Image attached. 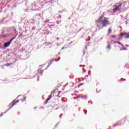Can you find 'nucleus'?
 I'll list each match as a JSON object with an SVG mask.
<instances>
[{
  "instance_id": "obj_1",
  "label": "nucleus",
  "mask_w": 129,
  "mask_h": 129,
  "mask_svg": "<svg viewBox=\"0 0 129 129\" xmlns=\"http://www.w3.org/2000/svg\"><path fill=\"white\" fill-rule=\"evenodd\" d=\"M108 18L103 17L101 15L99 19L96 21V24H100L102 28H106L107 26H109V21L107 20Z\"/></svg>"
},
{
  "instance_id": "obj_2",
  "label": "nucleus",
  "mask_w": 129,
  "mask_h": 129,
  "mask_svg": "<svg viewBox=\"0 0 129 129\" xmlns=\"http://www.w3.org/2000/svg\"><path fill=\"white\" fill-rule=\"evenodd\" d=\"M58 93V89H55L53 90L50 95L48 96V98L46 99V100L44 101V104H47L48 103L49 100L52 98V96H55V95L56 93Z\"/></svg>"
},
{
  "instance_id": "obj_3",
  "label": "nucleus",
  "mask_w": 129,
  "mask_h": 129,
  "mask_svg": "<svg viewBox=\"0 0 129 129\" xmlns=\"http://www.w3.org/2000/svg\"><path fill=\"white\" fill-rule=\"evenodd\" d=\"M19 101H21V102H26V97H24L22 99H21L20 100H18L16 102H14L11 106L10 107H13L14 105H16V103H18Z\"/></svg>"
},
{
  "instance_id": "obj_4",
  "label": "nucleus",
  "mask_w": 129,
  "mask_h": 129,
  "mask_svg": "<svg viewBox=\"0 0 129 129\" xmlns=\"http://www.w3.org/2000/svg\"><path fill=\"white\" fill-rule=\"evenodd\" d=\"M120 35L121 38H122V37H125V39H128L129 38V33H121Z\"/></svg>"
},
{
  "instance_id": "obj_5",
  "label": "nucleus",
  "mask_w": 129,
  "mask_h": 129,
  "mask_svg": "<svg viewBox=\"0 0 129 129\" xmlns=\"http://www.w3.org/2000/svg\"><path fill=\"white\" fill-rule=\"evenodd\" d=\"M119 7H121V4L119 5L118 7H116L113 9V13H115L117 11H119Z\"/></svg>"
},
{
  "instance_id": "obj_6",
  "label": "nucleus",
  "mask_w": 129,
  "mask_h": 129,
  "mask_svg": "<svg viewBox=\"0 0 129 129\" xmlns=\"http://www.w3.org/2000/svg\"><path fill=\"white\" fill-rule=\"evenodd\" d=\"M11 43L12 42L10 41H9L8 42L5 43L4 44V47L5 48H8V47H9Z\"/></svg>"
},
{
  "instance_id": "obj_7",
  "label": "nucleus",
  "mask_w": 129,
  "mask_h": 129,
  "mask_svg": "<svg viewBox=\"0 0 129 129\" xmlns=\"http://www.w3.org/2000/svg\"><path fill=\"white\" fill-rule=\"evenodd\" d=\"M43 45L44 47H49V46H51L52 45V43L50 42H45L43 43Z\"/></svg>"
},
{
  "instance_id": "obj_8",
  "label": "nucleus",
  "mask_w": 129,
  "mask_h": 129,
  "mask_svg": "<svg viewBox=\"0 0 129 129\" xmlns=\"http://www.w3.org/2000/svg\"><path fill=\"white\" fill-rule=\"evenodd\" d=\"M119 122H120V124H123V123H124V121L123 120L122 122V119H121L119 121Z\"/></svg>"
},
{
  "instance_id": "obj_9",
  "label": "nucleus",
  "mask_w": 129,
  "mask_h": 129,
  "mask_svg": "<svg viewBox=\"0 0 129 129\" xmlns=\"http://www.w3.org/2000/svg\"><path fill=\"white\" fill-rule=\"evenodd\" d=\"M16 36H15L14 37H13L10 41V42L12 43V42H13V41H14V40H15V39H16Z\"/></svg>"
},
{
  "instance_id": "obj_10",
  "label": "nucleus",
  "mask_w": 129,
  "mask_h": 129,
  "mask_svg": "<svg viewBox=\"0 0 129 129\" xmlns=\"http://www.w3.org/2000/svg\"><path fill=\"white\" fill-rule=\"evenodd\" d=\"M112 30H111V29H108V34H110V33H111V32H112Z\"/></svg>"
},
{
  "instance_id": "obj_11",
  "label": "nucleus",
  "mask_w": 129,
  "mask_h": 129,
  "mask_svg": "<svg viewBox=\"0 0 129 129\" xmlns=\"http://www.w3.org/2000/svg\"><path fill=\"white\" fill-rule=\"evenodd\" d=\"M107 48V49H110L111 48V46L110 45V44H108Z\"/></svg>"
},
{
  "instance_id": "obj_12",
  "label": "nucleus",
  "mask_w": 129,
  "mask_h": 129,
  "mask_svg": "<svg viewBox=\"0 0 129 129\" xmlns=\"http://www.w3.org/2000/svg\"><path fill=\"white\" fill-rule=\"evenodd\" d=\"M13 63H9L6 64V66H11V65H13Z\"/></svg>"
},
{
  "instance_id": "obj_13",
  "label": "nucleus",
  "mask_w": 129,
  "mask_h": 129,
  "mask_svg": "<svg viewBox=\"0 0 129 129\" xmlns=\"http://www.w3.org/2000/svg\"><path fill=\"white\" fill-rule=\"evenodd\" d=\"M85 79H86V80H87L88 79V75H86V76H85Z\"/></svg>"
},
{
  "instance_id": "obj_14",
  "label": "nucleus",
  "mask_w": 129,
  "mask_h": 129,
  "mask_svg": "<svg viewBox=\"0 0 129 129\" xmlns=\"http://www.w3.org/2000/svg\"><path fill=\"white\" fill-rule=\"evenodd\" d=\"M111 38H116V35H111Z\"/></svg>"
},
{
  "instance_id": "obj_15",
  "label": "nucleus",
  "mask_w": 129,
  "mask_h": 129,
  "mask_svg": "<svg viewBox=\"0 0 129 129\" xmlns=\"http://www.w3.org/2000/svg\"><path fill=\"white\" fill-rule=\"evenodd\" d=\"M115 43H116V44H119V45H121V43L120 42H115Z\"/></svg>"
},
{
  "instance_id": "obj_16",
  "label": "nucleus",
  "mask_w": 129,
  "mask_h": 129,
  "mask_svg": "<svg viewBox=\"0 0 129 129\" xmlns=\"http://www.w3.org/2000/svg\"><path fill=\"white\" fill-rule=\"evenodd\" d=\"M60 93H61L60 92H58V95H57V96H58V97H61V96H59V95H60Z\"/></svg>"
},
{
  "instance_id": "obj_17",
  "label": "nucleus",
  "mask_w": 129,
  "mask_h": 129,
  "mask_svg": "<svg viewBox=\"0 0 129 129\" xmlns=\"http://www.w3.org/2000/svg\"><path fill=\"white\" fill-rule=\"evenodd\" d=\"M53 62H54V59L51 60L50 61V63H51V64H52V63H53Z\"/></svg>"
},
{
  "instance_id": "obj_18",
  "label": "nucleus",
  "mask_w": 129,
  "mask_h": 129,
  "mask_svg": "<svg viewBox=\"0 0 129 129\" xmlns=\"http://www.w3.org/2000/svg\"><path fill=\"white\" fill-rule=\"evenodd\" d=\"M23 51H25V49H22L21 50V52H23Z\"/></svg>"
},
{
  "instance_id": "obj_19",
  "label": "nucleus",
  "mask_w": 129,
  "mask_h": 129,
  "mask_svg": "<svg viewBox=\"0 0 129 129\" xmlns=\"http://www.w3.org/2000/svg\"><path fill=\"white\" fill-rule=\"evenodd\" d=\"M123 80H124V79H123L122 78L120 79V81H122Z\"/></svg>"
},
{
  "instance_id": "obj_20",
  "label": "nucleus",
  "mask_w": 129,
  "mask_h": 129,
  "mask_svg": "<svg viewBox=\"0 0 129 129\" xmlns=\"http://www.w3.org/2000/svg\"><path fill=\"white\" fill-rule=\"evenodd\" d=\"M123 50H127V48H124Z\"/></svg>"
},
{
  "instance_id": "obj_21",
  "label": "nucleus",
  "mask_w": 129,
  "mask_h": 129,
  "mask_svg": "<svg viewBox=\"0 0 129 129\" xmlns=\"http://www.w3.org/2000/svg\"><path fill=\"white\" fill-rule=\"evenodd\" d=\"M126 117H127V116L125 117H124V119H125V118H126Z\"/></svg>"
}]
</instances>
